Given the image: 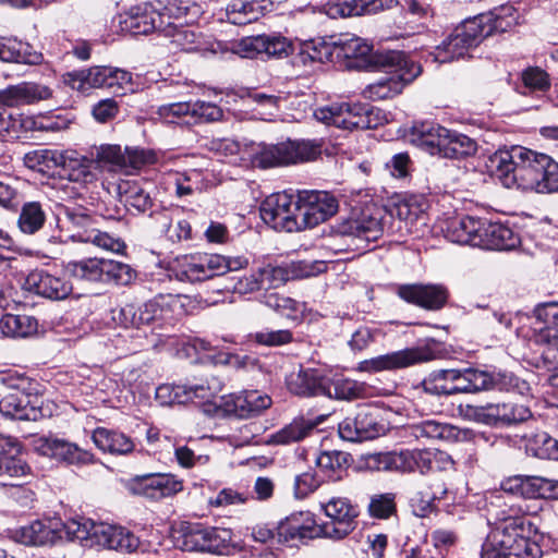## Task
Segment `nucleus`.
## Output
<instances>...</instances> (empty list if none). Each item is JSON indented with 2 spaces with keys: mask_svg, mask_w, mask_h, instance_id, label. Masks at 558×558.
<instances>
[{
  "mask_svg": "<svg viewBox=\"0 0 558 558\" xmlns=\"http://www.w3.org/2000/svg\"><path fill=\"white\" fill-rule=\"evenodd\" d=\"M108 66H93L86 70L72 71L63 75V82L81 93L92 88H107Z\"/></svg>",
  "mask_w": 558,
  "mask_h": 558,
  "instance_id": "nucleus-36",
  "label": "nucleus"
},
{
  "mask_svg": "<svg viewBox=\"0 0 558 558\" xmlns=\"http://www.w3.org/2000/svg\"><path fill=\"white\" fill-rule=\"evenodd\" d=\"M543 154L522 147L512 146L499 149L488 157L486 167L504 186L533 191L538 183L537 175L542 167Z\"/></svg>",
  "mask_w": 558,
  "mask_h": 558,
  "instance_id": "nucleus-1",
  "label": "nucleus"
},
{
  "mask_svg": "<svg viewBox=\"0 0 558 558\" xmlns=\"http://www.w3.org/2000/svg\"><path fill=\"white\" fill-rule=\"evenodd\" d=\"M165 15L148 4L131 8L120 19L121 31L132 35H146L155 31L161 33Z\"/></svg>",
  "mask_w": 558,
  "mask_h": 558,
  "instance_id": "nucleus-23",
  "label": "nucleus"
},
{
  "mask_svg": "<svg viewBox=\"0 0 558 558\" xmlns=\"http://www.w3.org/2000/svg\"><path fill=\"white\" fill-rule=\"evenodd\" d=\"M350 462V453L338 450L320 452L316 458V465L331 481L341 480V473L345 471Z\"/></svg>",
  "mask_w": 558,
  "mask_h": 558,
  "instance_id": "nucleus-50",
  "label": "nucleus"
},
{
  "mask_svg": "<svg viewBox=\"0 0 558 558\" xmlns=\"http://www.w3.org/2000/svg\"><path fill=\"white\" fill-rule=\"evenodd\" d=\"M414 434L416 437H426L430 439H452L457 438L458 430L456 427L442 424L436 421L427 420L414 425Z\"/></svg>",
  "mask_w": 558,
  "mask_h": 558,
  "instance_id": "nucleus-60",
  "label": "nucleus"
},
{
  "mask_svg": "<svg viewBox=\"0 0 558 558\" xmlns=\"http://www.w3.org/2000/svg\"><path fill=\"white\" fill-rule=\"evenodd\" d=\"M529 340L538 348L542 366L551 372L549 384L558 388V330L548 326L532 327Z\"/></svg>",
  "mask_w": 558,
  "mask_h": 558,
  "instance_id": "nucleus-18",
  "label": "nucleus"
},
{
  "mask_svg": "<svg viewBox=\"0 0 558 558\" xmlns=\"http://www.w3.org/2000/svg\"><path fill=\"white\" fill-rule=\"evenodd\" d=\"M33 449L43 457L58 462L82 465L94 461V456L76 444L56 436H40L33 440Z\"/></svg>",
  "mask_w": 558,
  "mask_h": 558,
  "instance_id": "nucleus-15",
  "label": "nucleus"
},
{
  "mask_svg": "<svg viewBox=\"0 0 558 558\" xmlns=\"http://www.w3.org/2000/svg\"><path fill=\"white\" fill-rule=\"evenodd\" d=\"M277 535L279 541L290 539H313L316 537H325V529L322 524H317L314 515L308 512H296L287 517L277 526Z\"/></svg>",
  "mask_w": 558,
  "mask_h": 558,
  "instance_id": "nucleus-22",
  "label": "nucleus"
},
{
  "mask_svg": "<svg viewBox=\"0 0 558 558\" xmlns=\"http://www.w3.org/2000/svg\"><path fill=\"white\" fill-rule=\"evenodd\" d=\"M482 218L463 216L449 220L446 238L454 243L477 246L481 242Z\"/></svg>",
  "mask_w": 558,
  "mask_h": 558,
  "instance_id": "nucleus-31",
  "label": "nucleus"
},
{
  "mask_svg": "<svg viewBox=\"0 0 558 558\" xmlns=\"http://www.w3.org/2000/svg\"><path fill=\"white\" fill-rule=\"evenodd\" d=\"M129 489L134 495L158 500L181 492L183 483L172 474L148 473L133 477L129 482Z\"/></svg>",
  "mask_w": 558,
  "mask_h": 558,
  "instance_id": "nucleus-17",
  "label": "nucleus"
},
{
  "mask_svg": "<svg viewBox=\"0 0 558 558\" xmlns=\"http://www.w3.org/2000/svg\"><path fill=\"white\" fill-rule=\"evenodd\" d=\"M487 383L485 389L514 392L521 396H526L531 391L530 384L511 372L507 371H488L486 369Z\"/></svg>",
  "mask_w": 558,
  "mask_h": 558,
  "instance_id": "nucleus-46",
  "label": "nucleus"
},
{
  "mask_svg": "<svg viewBox=\"0 0 558 558\" xmlns=\"http://www.w3.org/2000/svg\"><path fill=\"white\" fill-rule=\"evenodd\" d=\"M93 441L100 450L112 454H126L134 449V444L130 437L105 427H98L94 430Z\"/></svg>",
  "mask_w": 558,
  "mask_h": 558,
  "instance_id": "nucleus-45",
  "label": "nucleus"
},
{
  "mask_svg": "<svg viewBox=\"0 0 558 558\" xmlns=\"http://www.w3.org/2000/svg\"><path fill=\"white\" fill-rule=\"evenodd\" d=\"M372 68L389 74L367 85L363 95L365 98L378 101L399 95L405 84L414 81L421 73V65L408 58L403 51H376L372 57Z\"/></svg>",
  "mask_w": 558,
  "mask_h": 558,
  "instance_id": "nucleus-2",
  "label": "nucleus"
},
{
  "mask_svg": "<svg viewBox=\"0 0 558 558\" xmlns=\"http://www.w3.org/2000/svg\"><path fill=\"white\" fill-rule=\"evenodd\" d=\"M25 288L49 300H64L72 292V284L61 276L52 275L44 269H35L28 274Z\"/></svg>",
  "mask_w": 558,
  "mask_h": 558,
  "instance_id": "nucleus-24",
  "label": "nucleus"
},
{
  "mask_svg": "<svg viewBox=\"0 0 558 558\" xmlns=\"http://www.w3.org/2000/svg\"><path fill=\"white\" fill-rule=\"evenodd\" d=\"M232 538L229 529L204 526L199 523L182 525L175 536L177 545L187 551L221 553Z\"/></svg>",
  "mask_w": 558,
  "mask_h": 558,
  "instance_id": "nucleus-9",
  "label": "nucleus"
},
{
  "mask_svg": "<svg viewBox=\"0 0 558 558\" xmlns=\"http://www.w3.org/2000/svg\"><path fill=\"white\" fill-rule=\"evenodd\" d=\"M407 136L413 145L444 158L459 159L476 151L472 138L430 121L414 123Z\"/></svg>",
  "mask_w": 558,
  "mask_h": 558,
  "instance_id": "nucleus-3",
  "label": "nucleus"
},
{
  "mask_svg": "<svg viewBox=\"0 0 558 558\" xmlns=\"http://www.w3.org/2000/svg\"><path fill=\"white\" fill-rule=\"evenodd\" d=\"M64 270L69 276L80 280L104 281L105 258L71 260L64 265Z\"/></svg>",
  "mask_w": 558,
  "mask_h": 558,
  "instance_id": "nucleus-49",
  "label": "nucleus"
},
{
  "mask_svg": "<svg viewBox=\"0 0 558 558\" xmlns=\"http://www.w3.org/2000/svg\"><path fill=\"white\" fill-rule=\"evenodd\" d=\"M301 230L314 228L333 216L337 199L325 191H299Z\"/></svg>",
  "mask_w": 558,
  "mask_h": 558,
  "instance_id": "nucleus-14",
  "label": "nucleus"
},
{
  "mask_svg": "<svg viewBox=\"0 0 558 558\" xmlns=\"http://www.w3.org/2000/svg\"><path fill=\"white\" fill-rule=\"evenodd\" d=\"M154 314L153 300L142 304H125L119 310L112 311V319L124 328H141L142 326L151 324V315Z\"/></svg>",
  "mask_w": 558,
  "mask_h": 558,
  "instance_id": "nucleus-44",
  "label": "nucleus"
},
{
  "mask_svg": "<svg viewBox=\"0 0 558 558\" xmlns=\"http://www.w3.org/2000/svg\"><path fill=\"white\" fill-rule=\"evenodd\" d=\"M453 386V368L434 371L423 381V387L426 392L433 395H452L451 388Z\"/></svg>",
  "mask_w": 558,
  "mask_h": 558,
  "instance_id": "nucleus-62",
  "label": "nucleus"
},
{
  "mask_svg": "<svg viewBox=\"0 0 558 558\" xmlns=\"http://www.w3.org/2000/svg\"><path fill=\"white\" fill-rule=\"evenodd\" d=\"M185 295L159 294L153 299L154 311L161 312V326H173L186 314Z\"/></svg>",
  "mask_w": 558,
  "mask_h": 558,
  "instance_id": "nucleus-43",
  "label": "nucleus"
},
{
  "mask_svg": "<svg viewBox=\"0 0 558 558\" xmlns=\"http://www.w3.org/2000/svg\"><path fill=\"white\" fill-rule=\"evenodd\" d=\"M270 405V397L257 390L221 397L220 403L218 404L226 414L234 415L240 418L258 415Z\"/></svg>",
  "mask_w": 558,
  "mask_h": 558,
  "instance_id": "nucleus-20",
  "label": "nucleus"
},
{
  "mask_svg": "<svg viewBox=\"0 0 558 558\" xmlns=\"http://www.w3.org/2000/svg\"><path fill=\"white\" fill-rule=\"evenodd\" d=\"M44 400L37 393L11 392L0 400V413L19 421H38L47 415Z\"/></svg>",
  "mask_w": 558,
  "mask_h": 558,
  "instance_id": "nucleus-16",
  "label": "nucleus"
},
{
  "mask_svg": "<svg viewBox=\"0 0 558 558\" xmlns=\"http://www.w3.org/2000/svg\"><path fill=\"white\" fill-rule=\"evenodd\" d=\"M201 13V7L192 3L189 4L182 0L169 3L163 12L166 22H175L177 24H193L196 22Z\"/></svg>",
  "mask_w": 558,
  "mask_h": 558,
  "instance_id": "nucleus-57",
  "label": "nucleus"
},
{
  "mask_svg": "<svg viewBox=\"0 0 558 558\" xmlns=\"http://www.w3.org/2000/svg\"><path fill=\"white\" fill-rule=\"evenodd\" d=\"M0 61L7 63H19L38 65L43 63L44 56L34 49L28 43L12 38H0Z\"/></svg>",
  "mask_w": 558,
  "mask_h": 558,
  "instance_id": "nucleus-34",
  "label": "nucleus"
},
{
  "mask_svg": "<svg viewBox=\"0 0 558 558\" xmlns=\"http://www.w3.org/2000/svg\"><path fill=\"white\" fill-rule=\"evenodd\" d=\"M289 389L299 396H323L325 377L318 376L313 371L300 372L289 380Z\"/></svg>",
  "mask_w": 558,
  "mask_h": 558,
  "instance_id": "nucleus-54",
  "label": "nucleus"
},
{
  "mask_svg": "<svg viewBox=\"0 0 558 558\" xmlns=\"http://www.w3.org/2000/svg\"><path fill=\"white\" fill-rule=\"evenodd\" d=\"M293 45L287 37L278 34H262L242 38L234 46V52L242 58H287L292 53Z\"/></svg>",
  "mask_w": 558,
  "mask_h": 558,
  "instance_id": "nucleus-13",
  "label": "nucleus"
},
{
  "mask_svg": "<svg viewBox=\"0 0 558 558\" xmlns=\"http://www.w3.org/2000/svg\"><path fill=\"white\" fill-rule=\"evenodd\" d=\"M447 487L440 480L423 484L411 498V507L416 517L425 518L435 509V501L445 498Z\"/></svg>",
  "mask_w": 558,
  "mask_h": 558,
  "instance_id": "nucleus-38",
  "label": "nucleus"
},
{
  "mask_svg": "<svg viewBox=\"0 0 558 558\" xmlns=\"http://www.w3.org/2000/svg\"><path fill=\"white\" fill-rule=\"evenodd\" d=\"M46 213L39 202H27L17 219V227L24 234H35L45 225Z\"/></svg>",
  "mask_w": 558,
  "mask_h": 558,
  "instance_id": "nucleus-53",
  "label": "nucleus"
},
{
  "mask_svg": "<svg viewBox=\"0 0 558 558\" xmlns=\"http://www.w3.org/2000/svg\"><path fill=\"white\" fill-rule=\"evenodd\" d=\"M314 117L327 125H335L343 130H367L378 124L373 110L361 104H332L317 108Z\"/></svg>",
  "mask_w": 558,
  "mask_h": 558,
  "instance_id": "nucleus-7",
  "label": "nucleus"
},
{
  "mask_svg": "<svg viewBox=\"0 0 558 558\" xmlns=\"http://www.w3.org/2000/svg\"><path fill=\"white\" fill-rule=\"evenodd\" d=\"M161 33L182 50L190 51L196 49L197 35L192 28V24H177L175 22L165 21Z\"/></svg>",
  "mask_w": 558,
  "mask_h": 558,
  "instance_id": "nucleus-55",
  "label": "nucleus"
},
{
  "mask_svg": "<svg viewBox=\"0 0 558 558\" xmlns=\"http://www.w3.org/2000/svg\"><path fill=\"white\" fill-rule=\"evenodd\" d=\"M548 478L541 476L517 475L502 482L501 487L506 493L520 495L524 498H546Z\"/></svg>",
  "mask_w": 558,
  "mask_h": 558,
  "instance_id": "nucleus-37",
  "label": "nucleus"
},
{
  "mask_svg": "<svg viewBox=\"0 0 558 558\" xmlns=\"http://www.w3.org/2000/svg\"><path fill=\"white\" fill-rule=\"evenodd\" d=\"M432 359V353L423 348H410L388 354L379 355L361 363L364 372H381L404 368Z\"/></svg>",
  "mask_w": 558,
  "mask_h": 558,
  "instance_id": "nucleus-19",
  "label": "nucleus"
},
{
  "mask_svg": "<svg viewBox=\"0 0 558 558\" xmlns=\"http://www.w3.org/2000/svg\"><path fill=\"white\" fill-rule=\"evenodd\" d=\"M20 453L21 445L16 439L0 435V475L22 477L31 473L29 465Z\"/></svg>",
  "mask_w": 558,
  "mask_h": 558,
  "instance_id": "nucleus-32",
  "label": "nucleus"
},
{
  "mask_svg": "<svg viewBox=\"0 0 558 558\" xmlns=\"http://www.w3.org/2000/svg\"><path fill=\"white\" fill-rule=\"evenodd\" d=\"M542 167L537 175L538 183L533 186L537 193H554L558 191V162L543 154Z\"/></svg>",
  "mask_w": 558,
  "mask_h": 558,
  "instance_id": "nucleus-58",
  "label": "nucleus"
},
{
  "mask_svg": "<svg viewBox=\"0 0 558 558\" xmlns=\"http://www.w3.org/2000/svg\"><path fill=\"white\" fill-rule=\"evenodd\" d=\"M218 385L215 387L195 385L163 384L156 388V400L161 405L184 404L198 399L211 401L216 397Z\"/></svg>",
  "mask_w": 558,
  "mask_h": 558,
  "instance_id": "nucleus-21",
  "label": "nucleus"
},
{
  "mask_svg": "<svg viewBox=\"0 0 558 558\" xmlns=\"http://www.w3.org/2000/svg\"><path fill=\"white\" fill-rule=\"evenodd\" d=\"M529 532L530 525H525L524 518L506 519L494 535V558H538L541 548L530 539Z\"/></svg>",
  "mask_w": 558,
  "mask_h": 558,
  "instance_id": "nucleus-6",
  "label": "nucleus"
},
{
  "mask_svg": "<svg viewBox=\"0 0 558 558\" xmlns=\"http://www.w3.org/2000/svg\"><path fill=\"white\" fill-rule=\"evenodd\" d=\"M426 201L422 196L410 195L396 201L389 208L390 217L403 221L408 232H412L414 222L424 219Z\"/></svg>",
  "mask_w": 558,
  "mask_h": 558,
  "instance_id": "nucleus-41",
  "label": "nucleus"
},
{
  "mask_svg": "<svg viewBox=\"0 0 558 558\" xmlns=\"http://www.w3.org/2000/svg\"><path fill=\"white\" fill-rule=\"evenodd\" d=\"M403 464L404 466L409 465V468L403 469V472L417 470L421 473H425L428 471H435L436 466L434 450L425 449L403 451Z\"/></svg>",
  "mask_w": 558,
  "mask_h": 558,
  "instance_id": "nucleus-61",
  "label": "nucleus"
},
{
  "mask_svg": "<svg viewBox=\"0 0 558 558\" xmlns=\"http://www.w3.org/2000/svg\"><path fill=\"white\" fill-rule=\"evenodd\" d=\"M398 295L408 303L426 310H440L447 302L446 288L437 284H403L398 289Z\"/></svg>",
  "mask_w": 558,
  "mask_h": 558,
  "instance_id": "nucleus-25",
  "label": "nucleus"
},
{
  "mask_svg": "<svg viewBox=\"0 0 558 558\" xmlns=\"http://www.w3.org/2000/svg\"><path fill=\"white\" fill-rule=\"evenodd\" d=\"M93 537L99 546L121 553H133L140 546L138 537L119 525L99 524L95 526Z\"/></svg>",
  "mask_w": 558,
  "mask_h": 558,
  "instance_id": "nucleus-26",
  "label": "nucleus"
},
{
  "mask_svg": "<svg viewBox=\"0 0 558 558\" xmlns=\"http://www.w3.org/2000/svg\"><path fill=\"white\" fill-rule=\"evenodd\" d=\"M168 184L173 187L177 197L192 196L204 189L203 173L196 169H190L184 172H170L168 174Z\"/></svg>",
  "mask_w": 558,
  "mask_h": 558,
  "instance_id": "nucleus-47",
  "label": "nucleus"
},
{
  "mask_svg": "<svg viewBox=\"0 0 558 558\" xmlns=\"http://www.w3.org/2000/svg\"><path fill=\"white\" fill-rule=\"evenodd\" d=\"M478 247L486 250L509 251L514 248L519 236L506 225L483 219Z\"/></svg>",
  "mask_w": 558,
  "mask_h": 558,
  "instance_id": "nucleus-30",
  "label": "nucleus"
},
{
  "mask_svg": "<svg viewBox=\"0 0 558 558\" xmlns=\"http://www.w3.org/2000/svg\"><path fill=\"white\" fill-rule=\"evenodd\" d=\"M320 148L312 141H287L276 145L264 143L245 146L239 160L262 169L315 160Z\"/></svg>",
  "mask_w": 558,
  "mask_h": 558,
  "instance_id": "nucleus-4",
  "label": "nucleus"
},
{
  "mask_svg": "<svg viewBox=\"0 0 558 558\" xmlns=\"http://www.w3.org/2000/svg\"><path fill=\"white\" fill-rule=\"evenodd\" d=\"M60 525V522L50 519L36 520L17 530L15 536L20 543L25 545H49L61 538Z\"/></svg>",
  "mask_w": 558,
  "mask_h": 558,
  "instance_id": "nucleus-29",
  "label": "nucleus"
},
{
  "mask_svg": "<svg viewBox=\"0 0 558 558\" xmlns=\"http://www.w3.org/2000/svg\"><path fill=\"white\" fill-rule=\"evenodd\" d=\"M319 505L329 519L328 522L322 524L325 529V537L343 539L356 529L360 510L357 505L350 499L333 496L320 501Z\"/></svg>",
  "mask_w": 558,
  "mask_h": 558,
  "instance_id": "nucleus-11",
  "label": "nucleus"
},
{
  "mask_svg": "<svg viewBox=\"0 0 558 558\" xmlns=\"http://www.w3.org/2000/svg\"><path fill=\"white\" fill-rule=\"evenodd\" d=\"M316 423L299 417L271 435V442L276 445H290L306 438L315 428Z\"/></svg>",
  "mask_w": 558,
  "mask_h": 558,
  "instance_id": "nucleus-52",
  "label": "nucleus"
},
{
  "mask_svg": "<svg viewBox=\"0 0 558 558\" xmlns=\"http://www.w3.org/2000/svg\"><path fill=\"white\" fill-rule=\"evenodd\" d=\"M247 265L248 259L243 256L226 257L219 254H204L178 259L174 270L179 280L196 282L243 269Z\"/></svg>",
  "mask_w": 558,
  "mask_h": 558,
  "instance_id": "nucleus-5",
  "label": "nucleus"
},
{
  "mask_svg": "<svg viewBox=\"0 0 558 558\" xmlns=\"http://www.w3.org/2000/svg\"><path fill=\"white\" fill-rule=\"evenodd\" d=\"M94 159L81 155L76 150H57L54 154V167L61 168L62 172L72 182L88 183L95 179L92 171Z\"/></svg>",
  "mask_w": 558,
  "mask_h": 558,
  "instance_id": "nucleus-28",
  "label": "nucleus"
},
{
  "mask_svg": "<svg viewBox=\"0 0 558 558\" xmlns=\"http://www.w3.org/2000/svg\"><path fill=\"white\" fill-rule=\"evenodd\" d=\"M368 387L364 383L342 376L326 377L323 396L337 400H353L367 396Z\"/></svg>",
  "mask_w": 558,
  "mask_h": 558,
  "instance_id": "nucleus-39",
  "label": "nucleus"
},
{
  "mask_svg": "<svg viewBox=\"0 0 558 558\" xmlns=\"http://www.w3.org/2000/svg\"><path fill=\"white\" fill-rule=\"evenodd\" d=\"M336 52L335 43L330 44L319 38L317 40H310L302 45L301 56L303 61L325 62L330 60Z\"/></svg>",
  "mask_w": 558,
  "mask_h": 558,
  "instance_id": "nucleus-64",
  "label": "nucleus"
},
{
  "mask_svg": "<svg viewBox=\"0 0 558 558\" xmlns=\"http://www.w3.org/2000/svg\"><path fill=\"white\" fill-rule=\"evenodd\" d=\"M474 20H481V33L483 34V38L494 33L507 32L517 23L515 10L510 5L500 7L487 13L478 14L474 16Z\"/></svg>",
  "mask_w": 558,
  "mask_h": 558,
  "instance_id": "nucleus-40",
  "label": "nucleus"
},
{
  "mask_svg": "<svg viewBox=\"0 0 558 558\" xmlns=\"http://www.w3.org/2000/svg\"><path fill=\"white\" fill-rule=\"evenodd\" d=\"M92 156L99 167H106L112 171H123L125 169L124 150L119 145H101L96 148Z\"/></svg>",
  "mask_w": 558,
  "mask_h": 558,
  "instance_id": "nucleus-59",
  "label": "nucleus"
},
{
  "mask_svg": "<svg viewBox=\"0 0 558 558\" xmlns=\"http://www.w3.org/2000/svg\"><path fill=\"white\" fill-rule=\"evenodd\" d=\"M299 214V192L295 195L287 192L271 194L260 205L263 221L278 231H300Z\"/></svg>",
  "mask_w": 558,
  "mask_h": 558,
  "instance_id": "nucleus-8",
  "label": "nucleus"
},
{
  "mask_svg": "<svg viewBox=\"0 0 558 558\" xmlns=\"http://www.w3.org/2000/svg\"><path fill=\"white\" fill-rule=\"evenodd\" d=\"M335 50L338 57L353 60L348 64L352 68L372 66V57L376 53L364 39L354 36L335 41Z\"/></svg>",
  "mask_w": 558,
  "mask_h": 558,
  "instance_id": "nucleus-35",
  "label": "nucleus"
},
{
  "mask_svg": "<svg viewBox=\"0 0 558 558\" xmlns=\"http://www.w3.org/2000/svg\"><path fill=\"white\" fill-rule=\"evenodd\" d=\"M481 25V20H474V17L465 20L441 45L436 47L433 52L434 61L446 63L463 58L471 48L476 47L484 39Z\"/></svg>",
  "mask_w": 558,
  "mask_h": 558,
  "instance_id": "nucleus-10",
  "label": "nucleus"
},
{
  "mask_svg": "<svg viewBox=\"0 0 558 558\" xmlns=\"http://www.w3.org/2000/svg\"><path fill=\"white\" fill-rule=\"evenodd\" d=\"M76 238L80 242L92 243L99 248L117 254H123L126 247L120 238H113L109 233L97 229L78 232Z\"/></svg>",
  "mask_w": 558,
  "mask_h": 558,
  "instance_id": "nucleus-56",
  "label": "nucleus"
},
{
  "mask_svg": "<svg viewBox=\"0 0 558 558\" xmlns=\"http://www.w3.org/2000/svg\"><path fill=\"white\" fill-rule=\"evenodd\" d=\"M383 0H328L323 12L331 19L376 13L384 10Z\"/></svg>",
  "mask_w": 558,
  "mask_h": 558,
  "instance_id": "nucleus-33",
  "label": "nucleus"
},
{
  "mask_svg": "<svg viewBox=\"0 0 558 558\" xmlns=\"http://www.w3.org/2000/svg\"><path fill=\"white\" fill-rule=\"evenodd\" d=\"M487 380L486 369L473 367L453 368L452 395L484 391Z\"/></svg>",
  "mask_w": 558,
  "mask_h": 558,
  "instance_id": "nucleus-48",
  "label": "nucleus"
},
{
  "mask_svg": "<svg viewBox=\"0 0 558 558\" xmlns=\"http://www.w3.org/2000/svg\"><path fill=\"white\" fill-rule=\"evenodd\" d=\"M465 417L490 426H507L526 421L532 416L529 407L515 402L466 405Z\"/></svg>",
  "mask_w": 558,
  "mask_h": 558,
  "instance_id": "nucleus-12",
  "label": "nucleus"
},
{
  "mask_svg": "<svg viewBox=\"0 0 558 558\" xmlns=\"http://www.w3.org/2000/svg\"><path fill=\"white\" fill-rule=\"evenodd\" d=\"M337 232L369 242L381 234L383 225L377 218L362 215L360 218L343 221L339 225Z\"/></svg>",
  "mask_w": 558,
  "mask_h": 558,
  "instance_id": "nucleus-42",
  "label": "nucleus"
},
{
  "mask_svg": "<svg viewBox=\"0 0 558 558\" xmlns=\"http://www.w3.org/2000/svg\"><path fill=\"white\" fill-rule=\"evenodd\" d=\"M37 320L28 315L7 314L0 320V330L7 337L26 338L36 333Z\"/></svg>",
  "mask_w": 558,
  "mask_h": 558,
  "instance_id": "nucleus-51",
  "label": "nucleus"
},
{
  "mask_svg": "<svg viewBox=\"0 0 558 558\" xmlns=\"http://www.w3.org/2000/svg\"><path fill=\"white\" fill-rule=\"evenodd\" d=\"M226 14L228 21L234 25H245L258 17L254 3L243 0H234L228 4Z\"/></svg>",
  "mask_w": 558,
  "mask_h": 558,
  "instance_id": "nucleus-63",
  "label": "nucleus"
},
{
  "mask_svg": "<svg viewBox=\"0 0 558 558\" xmlns=\"http://www.w3.org/2000/svg\"><path fill=\"white\" fill-rule=\"evenodd\" d=\"M52 90L43 84L23 82L0 90V106L4 108L17 107L49 99Z\"/></svg>",
  "mask_w": 558,
  "mask_h": 558,
  "instance_id": "nucleus-27",
  "label": "nucleus"
}]
</instances>
